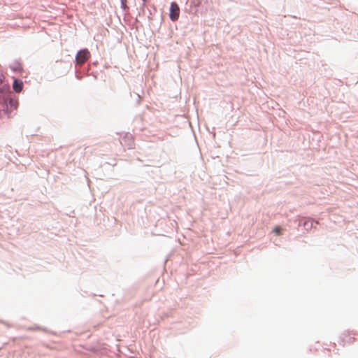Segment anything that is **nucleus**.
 <instances>
[{"label":"nucleus","instance_id":"2","mask_svg":"<svg viewBox=\"0 0 358 358\" xmlns=\"http://www.w3.org/2000/svg\"><path fill=\"white\" fill-rule=\"evenodd\" d=\"M90 51L86 48L78 51L76 57V64L82 66L90 58Z\"/></svg>","mask_w":358,"mask_h":358},{"label":"nucleus","instance_id":"4","mask_svg":"<svg viewBox=\"0 0 358 358\" xmlns=\"http://www.w3.org/2000/svg\"><path fill=\"white\" fill-rule=\"evenodd\" d=\"M179 15V7L176 2H173L170 8V18L173 21L178 20Z\"/></svg>","mask_w":358,"mask_h":358},{"label":"nucleus","instance_id":"3","mask_svg":"<svg viewBox=\"0 0 358 358\" xmlns=\"http://www.w3.org/2000/svg\"><path fill=\"white\" fill-rule=\"evenodd\" d=\"M342 341V345L346 346L351 345L355 343V338L353 334L350 333H344L342 334L341 337Z\"/></svg>","mask_w":358,"mask_h":358},{"label":"nucleus","instance_id":"7","mask_svg":"<svg viewBox=\"0 0 358 358\" xmlns=\"http://www.w3.org/2000/svg\"><path fill=\"white\" fill-rule=\"evenodd\" d=\"M11 69L14 71H22V67L20 65H18V64H16L15 66H11Z\"/></svg>","mask_w":358,"mask_h":358},{"label":"nucleus","instance_id":"6","mask_svg":"<svg viewBox=\"0 0 358 358\" xmlns=\"http://www.w3.org/2000/svg\"><path fill=\"white\" fill-rule=\"evenodd\" d=\"M282 229L280 226H277L273 229V232L277 236H280L282 234Z\"/></svg>","mask_w":358,"mask_h":358},{"label":"nucleus","instance_id":"5","mask_svg":"<svg viewBox=\"0 0 358 358\" xmlns=\"http://www.w3.org/2000/svg\"><path fill=\"white\" fill-rule=\"evenodd\" d=\"M13 88L14 91L17 93L22 92L23 89L22 81L18 79H15L13 81Z\"/></svg>","mask_w":358,"mask_h":358},{"label":"nucleus","instance_id":"1","mask_svg":"<svg viewBox=\"0 0 358 358\" xmlns=\"http://www.w3.org/2000/svg\"><path fill=\"white\" fill-rule=\"evenodd\" d=\"M8 101L10 108H16L17 101L10 98L9 84L4 80L3 76L0 75V116L8 112Z\"/></svg>","mask_w":358,"mask_h":358}]
</instances>
